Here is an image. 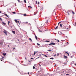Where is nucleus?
Returning a JSON list of instances; mask_svg holds the SVG:
<instances>
[{"label":"nucleus","mask_w":76,"mask_h":76,"mask_svg":"<svg viewBox=\"0 0 76 76\" xmlns=\"http://www.w3.org/2000/svg\"><path fill=\"white\" fill-rule=\"evenodd\" d=\"M37 44L39 45H39H40V44H38V43H37Z\"/></svg>","instance_id":"a878e982"},{"label":"nucleus","mask_w":76,"mask_h":76,"mask_svg":"<svg viewBox=\"0 0 76 76\" xmlns=\"http://www.w3.org/2000/svg\"><path fill=\"white\" fill-rule=\"evenodd\" d=\"M12 33H13V34H16V32H15V31H14L12 30Z\"/></svg>","instance_id":"20e7f679"},{"label":"nucleus","mask_w":76,"mask_h":76,"mask_svg":"<svg viewBox=\"0 0 76 76\" xmlns=\"http://www.w3.org/2000/svg\"><path fill=\"white\" fill-rule=\"evenodd\" d=\"M33 69H35V66H33Z\"/></svg>","instance_id":"bb28decb"},{"label":"nucleus","mask_w":76,"mask_h":76,"mask_svg":"<svg viewBox=\"0 0 76 76\" xmlns=\"http://www.w3.org/2000/svg\"><path fill=\"white\" fill-rule=\"evenodd\" d=\"M66 53V54H68V56H69V53H68V52H65Z\"/></svg>","instance_id":"9b49d317"},{"label":"nucleus","mask_w":76,"mask_h":76,"mask_svg":"<svg viewBox=\"0 0 76 76\" xmlns=\"http://www.w3.org/2000/svg\"><path fill=\"white\" fill-rule=\"evenodd\" d=\"M72 12H73V11H72V10H69V11H68V12H69V13H72Z\"/></svg>","instance_id":"39448f33"},{"label":"nucleus","mask_w":76,"mask_h":76,"mask_svg":"<svg viewBox=\"0 0 76 76\" xmlns=\"http://www.w3.org/2000/svg\"><path fill=\"white\" fill-rule=\"evenodd\" d=\"M38 4H39V2H38Z\"/></svg>","instance_id":"58836bf2"},{"label":"nucleus","mask_w":76,"mask_h":76,"mask_svg":"<svg viewBox=\"0 0 76 76\" xmlns=\"http://www.w3.org/2000/svg\"><path fill=\"white\" fill-rule=\"evenodd\" d=\"M37 52H38V51H37V52H36V53H37Z\"/></svg>","instance_id":"bf43d9fd"},{"label":"nucleus","mask_w":76,"mask_h":76,"mask_svg":"<svg viewBox=\"0 0 76 76\" xmlns=\"http://www.w3.org/2000/svg\"><path fill=\"white\" fill-rule=\"evenodd\" d=\"M33 58H31V60H32V59H33Z\"/></svg>","instance_id":"a19ab883"},{"label":"nucleus","mask_w":76,"mask_h":76,"mask_svg":"<svg viewBox=\"0 0 76 76\" xmlns=\"http://www.w3.org/2000/svg\"><path fill=\"white\" fill-rule=\"evenodd\" d=\"M13 13L14 14H15V13H16L15 12H13Z\"/></svg>","instance_id":"c85d7f7f"},{"label":"nucleus","mask_w":76,"mask_h":76,"mask_svg":"<svg viewBox=\"0 0 76 76\" xmlns=\"http://www.w3.org/2000/svg\"><path fill=\"white\" fill-rule=\"evenodd\" d=\"M31 61H32V60H31V61H29V62H31Z\"/></svg>","instance_id":"3c124183"},{"label":"nucleus","mask_w":76,"mask_h":76,"mask_svg":"<svg viewBox=\"0 0 76 76\" xmlns=\"http://www.w3.org/2000/svg\"><path fill=\"white\" fill-rule=\"evenodd\" d=\"M8 25H10V21H8Z\"/></svg>","instance_id":"9d476101"},{"label":"nucleus","mask_w":76,"mask_h":76,"mask_svg":"<svg viewBox=\"0 0 76 76\" xmlns=\"http://www.w3.org/2000/svg\"><path fill=\"white\" fill-rule=\"evenodd\" d=\"M60 31H59L58 32V33L59 34H60Z\"/></svg>","instance_id":"de8ad7c7"},{"label":"nucleus","mask_w":76,"mask_h":76,"mask_svg":"<svg viewBox=\"0 0 76 76\" xmlns=\"http://www.w3.org/2000/svg\"><path fill=\"white\" fill-rule=\"evenodd\" d=\"M18 41H19V39H18Z\"/></svg>","instance_id":"0e129e2a"},{"label":"nucleus","mask_w":76,"mask_h":76,"mask_svg":"<svg viewBox=\"0 0 76 76\" xmlns=\"http://www.w3.org/2000/svg\"><path fill=\"white\" fill-rule=\"evenodd\" d=\"M41 74V75H42V74Z\"/></svg>","instance_id":"e2e57ef3"},{"label":"nucleus","mask_w":76,"mask_h":76,"mask_svg":"<svg viewBox=\"0 0 76 76\" xmlns=\"http://www.w3.org/2000/svg\"><path fill=\"white\" fill-rule=\"evenodd\" d=\"M39 32H42V31H39Z\"/></svg>","instance_id":"8fccbe9b"},{"label":"nucleus","mask_w":76,"mask_h":76,"mask_svg":"<svg viewBox=\"0 0 76 76\" xmlns=\"http://www.w3.org/2000/svg\"><path fill=\"white\" fill-rule=\"evenodd\" d=\"M36 53V52L35 51H34V56H35V55Z\"/></svg>","instance_id":"a211bd4d"},{"label":"nucleus","mask_w":76,"mask_h":76,"mask_svg":"<svg viewBox=\"0 0 76 76\" xmlns=\"http://www.w3.org/2000/svg\"><path fill=\"white\" fill-rule=\"evenodd\" d=\"M72 13H73V14H75V12L74 11H72Z\"/></svg>","instance_id":"b1692460"},{"label":"nucleus","mask_w":76,"mask_h":76,"mask_svg":"<svg viewBox=\"0 0 76 76\" xmlns=\"http://www.w3.org/2000/svg\"><path fill=\"white\" fill-rule=\"evenodd\" d=\"M17 23H19V21H17Z\"/></svg>","instance_id":"c756f323"},{"label":"nucleus","mask_w":76,"mask_h":76,"mask_svg":"<svg viewBox=\"0 0 76 76\" xmlns=\"http://www.w3.org/2000/svg\"><path fill=\"white\" fill-rule=\"evenodd\" d=\"M39 56H41V55H40Z\"/></svg>","instance_id":"69168bd1"},{"label":"nucleus","mask_w":76,"mask_h":76,"mask_svg":"<svg viewBox=\"0 0 76 76\" xmlns=\"http://www.w3.org/2000/svg\"><path fill=\"white\" fill-rule=\"evenodd\" d=\"M63 28V29H65L64 31H67V30L69 29L68 28H67L66 27H64V28Z\"/></svg>","instance_id":"f03ea898"},{"label":"nucleus","mask_w":76,"mask_h":76,"mask_svg":"<svg viewBox=\"0 0 76 76\" xmlns=\"http://www.w3.org/2000/svg\"><path fill=\"white\" fill-rule=\"evenodd\" d=\"M15 20V22H16V23H17V20Z\"/></svg>","instance_id":"f3484780"},{"label":"nucleus","mask_w":76,"mask_h":76,"mask_svg":"<svg viewBox=\"0 0 76 76\" xmlns=\"http://www.w3.org/2000/svg\"><path fill=\"white\" fill-rule=\"evenodd\" d=\"M28 75H29V72H28Z\"/></svg>","instance_id":"864d4df0"},{"label":"nucleus","mask_w":76,"mask_h":76,"mask_svg":"<svg viewBox=\"0 0 76 76\" xmlns=\"http://www.w3.org/2000/svg\"><path fill=\"white\" fill-rule=\"evenodd\" d=\"M4 15L5 16H6V17H8V15H7V14H5Z\"/></svg>","instance_id":"423d86ee"},{"label":"nucleus","mask_w":76,"mask_h":76,"mask_svg":"<svg viewBox=\"0 0 76 76\" xmlns=\"http://www.w3.org/2000/svg\"><path fill=\"white\" fill-rule=\"evenodd\" d=\"M71 58H73V56H71Z\"/></svg>","instance_id":"6e6d98bb"},{"label":"nucleus","mask_w":76,"mask_h":76,"mask_svg":"<svg viewBox=\"0 0 76 76\" xmlns=\"http://www.w3.org/2000/svg\"><path fill=\"white\" fill-rule=\"evenodd\" d=\"M15 48H13V50H15Z\"/></svg>","instance_id":"79ce46f5"},{"label":"nucleus","mask_w":76,"mask_h":76,"mask_svg":"<svg viewBox=\"0 0 76 76\" xmlns=\"http://www.w3.org/2000/svg\"><path fill=\"white\" fill-rule=\"evenodd\" d=\"M57 56H59V54L58 53H57Z\"/></svg>","instance_id":"72a5a7b5"},{"label":"nucleus","mask_w":76,"mask_h":76,"mask_svg":"<svg viewBox=\"0 0 76 76\" xmlns=\"http://www.w3.org/2000/svg\"><path fill=\"white\" fill-rule=\"evenodd\" d=\"M50 59H52V60H53V59H54V58H50Z\"/></svg>","instance_id":"4be33fe9"},{"label":"nucleus","mask_w":76,"mask_h":76,"mask_svg":"<svg viewBox=\"0 0 76 76\" xmlns=\"http://www.w3.org/2000/svg\"><path fill=\"white\" fill-rule=\"evenodd\" d=\"M29 40H30V41H32V39H31V38H29Z\"/></svg>","instance_id":"dca6fc26"},{"label":"nucleus","mask_w":76,"mask_h":76,"mask_svg":"<svg viewBox=\"0 0 76 76\" xmlns=\"http://www.w3.org/2000/svg\"><path fill=\"white\" fill-rule=\"evenodd\" d=\"M68 42H67V44H68Z\"/></svg>","instance_id":"4d7b16f0"},{"label":"nucleus","mask_w":76,"mask_h":76,"mask_svg":"<svg viewBox=\"0 0 76 76\" xmlns=\"http://www.w3.org/2000/svg\"><path fill=\"white\" fill-rule=\"evenodd\" d=\"M24 16H26V14H25L24 15Z\"/></svg>","instance_id":"5701e85b"},{"label":"nucleus","mask_w":76,"mask_h":76,"mask_svg":"<svg viewBox=\"0 0 76 76\" xmlns=\"http://www.w3.org/2000/svg\"><path fill=\"white\" fill-rule=\"evenodd\" d=\"M63 24H60V26L61 27V28H62V25Z\"/></svg>","instance_id":"2eb2a0df"},{"label":"nucleus","mask_w":76,"mask_h":76,"mask_svg":"<svg viewBox=\"0 0 76 76\" xmlns=\"http://www.w3.org/2000/svg\"><path fill=\"white\" fill-rule=\"evenodd\" d=\"M37 1H36V4H37Z\"/></svg>","instance_id":"ea45409f"},{"label":"nucleus","mask_w":76,"mask_h":76,"mask_svg":"<svg viewBox=\"0 0 76 76\" xmlns=\"http://www.w3.org/2000/svg\"><path fill=\"white\" fill-rule=\"evenodd\" d=\"M39 66H41V64H39Z\"/></svg>","instance_id":"09e8293b"},{"label":"nucleus","mask_w":76,"mask_h":76,"mask_svg":"<svg viewBox=\"0 0 76 76\" xmlns=\"http://www.w3.org/2000/svg\"><path fill=\"white\" fill-rule=\"evenodd\" d=\"M57 41L58 42H60V41H59V40H57Z\"/></svg>","instance_id":"473e14b6"},{"label":"nucleus","mask_w":76,"mask_h":76,"mask_svg":"<svg viewBox=\"0 0 76 76\" xmlns=\"http://www.w3.org/2000/svg\"><path fill=\"white\" fill-rule=\"evenodd\" d=\"M4 33L6 35H7V31L6 30H4L3 31Z\"/></svg>","instance_id":"f257e3e1"},{"label":"nucleus","mask_w":76,"mask_h":76,"mask_svg":"<svg viewBox=\"0 0 76 76\" xmlns=\"http://www.w3.org/2000/svg\"><path fill=\"white\" fill-rule=\"evenodd\" d=\"M25 59L26 60H27V59L26 58V57L25 58Z\"/></svg>","instance_id":"e433bc0d"},{"label":"nucleus","mask_w":76,"mask_h":76,"mask_svg":"<svg viewBox=\"0 0 76 76\" xmlns=\"http://www.w3.org/2000/svg\"><path fill=\"white\" fill-rule=\"evenodd\" d=\"M57 28H58V26H57L55 28V29H57Z\"/></svg>","instance_id":"6ab92c4d"},{"label":"nucleus","mask_w":76,"mask_h":76,"mask_svg":"<svg viewBox=\"0 0 76 76\" xmlns=\"http://www.w3.org/2000/svg\"><path fill=\"white\" fill-rule=\"evenodd\" d=\"M1 61H2V60H1Z\"/></svg>","instance_id":"13d9d810"},{"label":"nucleus","mask_w":76,"mask_h":76,"mask_svg":"<svg viewBox=\"0 0 76 76\" xmlns=\"http://www.w3.org/2000/svg\"><path fill=\"white\" fill-rule=\"evenodd\" d=\"M1 13V11H0V13Z\"/></svg>","instance_id":"603ef678"},{"label":"nucleus","mask_w":76,"mask_h":76,"mask_svg":"<svg viewBox=\"0 0 76 76\" xmlns=\"http://www.w3.org/2000/svg\"><path fill=\"white\" fill-rule=\"evenodd\" d=\"M56 55H54V57H56Z\"/></svg>","instance_id":"37998d69"},{"label":"nucleus","mask_w":76,"mask_h":76,"mask_svg":"<svg viewBox=\"0 0 76 76\" xmlns=\"http://www.w3.org/2000/svg\"><path fill=\"white\" fill-rule=\"evenodd\" d=\"M61 22H59V23H58V24H60V23Z\"/></svg>","instance_id":"a18cd8bd"},{"label":"nucleus","mask_w":76,"mask_h":76,"mask_svg":"<svg viewBox=\"0 0 76 76\" xmlns=\"http://www.w3.org/2000/svg\"><path fill=\"white\" fill-rule=\"evenodd\" d=\"M59 25V24H58V25Z\"/></svg>","instance_id":"052dcab7"},{"label":"nucleus","mask_w":76,"mask_h":76,"mask_svg":"<svg viewBox=\"0 0 76 76\" xmlns=\"http://www.w3.org/2000/svg\"><path fill=\"white\" fill-rule=\"evenodd\" d=\"M24 2L25 3H26V0H24Z\"/></svg>","instance_id":"393cba45"},{"label":"nucleus","mask_w":76,"mask_h":76,"mask_svg":"<svg viewBox=\"0 0 76 76\" xmlns=\"http://www.w3.org/2000/svg\"><path fill=\"white\" fill-rule=\"evenodd\" d=\"M18 2H20V0H18Z\"/></svg>","instance_id":"4c0bfd02"},{"label":"nucleus","mask_w":76,"mask_h":76,"mask_svg":"<svg viewBox=\"0 0 76 76\" xmlns=\"http://www.w3.org/2000/svg\"><path fill=\"white\" fill-rule=\"evenodd\" d=\"M48 20H47V21L45 22V23H46V24H47V23H48Z\"/></svg>","instance_id":"aec40b11"},{"label":"nucleus","mask_w":76,"mask_h":76,"mask_svg":"<svg viewBox=\"0 0 76 76\" xmlns=\"http://www.w3.org/2000/svg\"><path fill=\"white\" fill-rule=\"evenodd\" d=\"M39 58V57H38V58H37L36 59H38V58Z\"/></svg>","instance_id":"f704fd0d"},{"label":"nucleus","mask_w":76,"mask_h":76,"mask_svg":"<svg viewBox=\"0 0 76 76\" xmlns=\"http://www.w3.org/2000/svg\"><path fill=\"white\" fill-rule=\"evenodd\" d=\"M61 22H59V23H58V24H60V23Z\"/></svg>","instance_id":"49530a36"},{"label":"nucleus","mask_w":76,"mask_h":76,"mask_svg":"<svg viewBox=\"0 0 76 76\" xmlns=\"http://www.w3.org/2000/svg\"><path fill=\"white\" fill-rule=\"evenodd\" d=\"M64 58H67V56H65L64 55Z\"/></svg>","instance_id":"f8f14e48"},{"label":"nucleus","mask_w":76,"mask_h":76,"mask_svg":"<svg viewBox=\"0 0 76 76\" xmlns=\"http://www.w3.org/2000/svg\"><path fill=\"white\" fill-rule=\"evenodd\" d=\"M28 23V22H26L25 23H26V24H27Z\"/></svg>","instance_id":"c9c22d12"},{"label":"nucleus","mask_w":76,"mask_h":76,"mask_svg":"<svg viewBox=\"0 0 76 76\" xmlns=\"http://www.w3.org/2000/svg\"><path fill=\"white\" fill-rule=\"evenodd\" d=\"M55 40H56V41L57 39H55Z\"/></svg>","instance_id":"5fc2aeb1"},{"label":"nucleus","mask_w":76,"mask_h":76,"mask_svg":"<svg viewBox=\"0 0 76 76\" xmlns=\"http://www.w3.org/2000/svg\"><path fill=\"white\" fill-rule=\"evenodd\" d=\"M50 42V41H49L48 40L46 41L47 42Z\"/></svg>","instance_id":"cd10ccee"},{"label":"nucleus","mask_w":76,"mask_h":76,"mask_svg":"<svg viewBox=\"0 0 76 76\" xmlns=\"http://www.w3.org/2000/svg\"><path fill=\"white\" fill-rule=\"evenodd\" d=\"M6 53H3V56H6Z\"/></svg>","instance_id":"ddd939ff"},{"label":"nucleus","mask_w":76,"mask_h":76,"mask_svg":"<svg viewBox=\"0 0 76 76\" xmlns=\"http://www.w3.org/2000/svg\"><path fill=\"white\" fill-rule=\"evenodd\" d=\"M35 38L36 39V40H38V39H37V37L36 36V35H35Z\"/></svg>","instance_id":"1a4fd4ad"},{"label":"nucleus","mask_w":76,"mask_h":76,"mask_svg":"<svg viewBox=\"0 0 76 76\" xmlns=\"http://www.w3.org/2000/svg\"><path fill=\"white\" fill-rule=\"evenodd\" d=\"M2 24L3 25H6V23H4V22H2Z\"/></svg>","instance_id":"0eeeda50"},{"label":"nucleus","mask_w":76,"mask_h":76,"mask_svg":"<svg viewBox=\"0 0 76 76\" xmlns=\"http://www.w3.org/2000/svg\"><path fill=\"white\" fill-rule=\"evenodd\" d=\"M75 64V65H76V64Z\"/></svg>","instance_id":"680f3d73"},{"label":"nucleus","mask_w":76,"mask_h":76,"mask_svg":"<svg viewBox=\"0 0 76 76\" xmlns=\"http://www.w3.org/2000/svg\"><path fill=\"white\" fill-rule=\"evenodd\" d=\"M48 51H51V50H48Z\"/></svg>","instance_id":"c03bdc74"},{"label":"nucleus","mask_w":76,"mask_h":76,"mask_svg":"<svg viewBox=\"0 0 76 76\" xmlns=\"http://www.w3.org/2000/svg\"><path fill=\"white\" fill-rule=\"evenodd\" d=\"M52 42V43H50L49 44V45H55V44H56V43H53V42Z\"/></svg>","instance_id":"7ed1b4c3"},{"label":"nucleus","mask_w":76,"mask_h":76,"mask_svg":"<svg viewBox=\"0 0 76 76\" xmlns=\"http://www.w3.org/2000/svg\"><path fill=\"white\" fill-rule=\"evenodd\" d=\"M42 55H43V56H44L45 57H48L47 56H46V55H45V54H43Z\"/></svg>","instance_id":"6e6552de"},{"label":"nucleus","mask_w":76,"mask_h":76,"mask_svg":"<svg viewBox=\"0 0 76 76\" xmlns=\"http://www.w3.org/2000/svg\"><path fill=\"white\" fill-rule=\"evenodd\" d=\"M0 20H1V21H2V19L1 18H0Z\"/></svg>","instance_id":"412c9836"},{"label":"nucleus","mask_w":76,"mask_h":76,"mask_svg":"<svg viewBox=\"0 0 76 76\" xmlns=\"http://www.w3.org/2000/svg\"><path fill=\"white\" fill-rule=\"evenodd\" d=\"M66 75H67L68 76H69V74H66Z\"/></svg>","instance_id":"2f4dec72"},{"label":"nucleus","mask_w":76,"mask_h":76,"mask_svg":"<svg viewBox=\"0 0 76 76\" xmlns=\"http://www.w3.org/2000/svg\"><path fill=\"white\" fill-rule=\"evenodd\" d=\"M28 7H30L31 9H32V7L31 6H28Z\"/></svg>","instance_id":"4468645a"},{"label":"nucleus","mask_w":76,"mask_h":76,"mask_svg":"<svg viewBox=\"0 0 76 76\" xmlns=\"http://www.w3.org/2000/svg\"><path fill=\"white\" fill-rule=\"evenodd\" d=\"M68 15H70V13H69V12H68Z\"/></svg>","instance_id":"7c9ffc66"}]
</instances>
